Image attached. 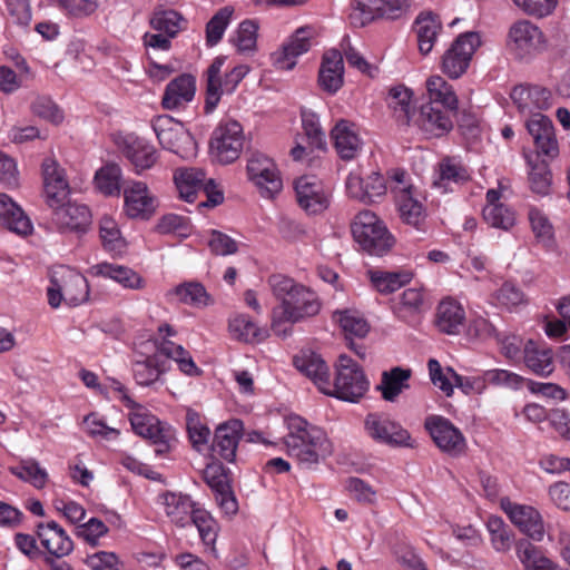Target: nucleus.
Instances as JSON below:
<instances>
[{
    "label": "nucleus",
    "instance_id": "obj_47",
    "mask_svg": "<svg viewBox=\"0 0 570 570\" xmlns=\"http://www.w3.org/2000/svg\"><path fill=\"white\" fill-rule=\"evenodd\" d=\"M121 168L117 164H107L95 176L97 189L107 196H118L121 190Z\"/></svg>",
    "mask_w": 570,
    "mask_h": 570
},
{
    "label": "nucleus",
    "instance_id": "obj_10",
    "mask_svg": "<svg viewBox=\"0 0 570 570\" xmlns=\"http://www.w3.org/2000/svg\"><path fill=\"white\" fill-rule=\"evenodd\" d=\"M245 145V135L242 125L236 120H223L214 129L209 150L212 156L220 164H230L237 160Z\"/></svg>",
    "mask_w": 570,
    "mask_h": 570
},
{
    "label": "nucleus",
    "instance_id": "obj_11",
    "mask_svg": "<svg viewBox=\"0 0 570 570\" xmlns=\"http://www.w3.org/2000/svg\"><path fill=\"white\" fill-rule=\"evenodd\" d=\"M481 37L475 31L461 33L442 56V71L451 79L460 78L468 70Z\"/></svg>",
    "mask_w": 570,
    "mask_h": 570
},
{
    "label": "nucleus",
    "instance_id": "obj_46",
    "mask_svg": "<svg viewBox=\"0 0 570 570\" xmlns=\"http://www.w3.org/2000/svg\"><path fill=\"white\" fill-rule=\"evenodd\" d=\"M527 159L531 167L529 174L531 190L538 195H548L552 180L548 163L544 159L540 160V158H533L531 155L527 156Z\"/></svg>",
    "mask_w": 570,
    "mask_h": 570
},
{
    "label": "nucleus",
    "instance_id": "obj_55",
    "mask_svg": "<svg viewBox=\"0 0 570 570\" xmlns=\"http://www.w3.org/2000/svg\"><path fill=\"white\" fill-rule=\"evenodd\" d=\"M10 472L17 478L30 482L37 489H42L48 479L46 470L40 468L36 460L22 461L19 466L10 468Z\"/></svg>",
    "mask_w": 570,
    "mask_h": 570
},
{
    "label": "nucleus",
    "instance_id": "obj_19",
    "mask_svg": "<svg viewBox=\"0 0 570 570\" xmlns=\"http://www.w3.org/2000/svg\"><path fill=\"white\" fill-rule=\"evenodd\" d=\"M298 205L309 214L323 212L328 206V193L315 176H302L295 180Z\"/></svg>",
    "mask_w": 570,
    "mask_h": 570
},
{
    "label": "nucleus",
    "instance_id": "obj_43",
    "mask_svg": "<svg viewBox=\"0 0 570 570\" xmlns=\"http://www.w3.org/2000/svg\"><path fill=\"white\" fill-rule=\"evenodd\" d=\"M518 559L524 570H556L557 566L547 558L539 548L528 540H520L515 544Z\"/></svg>",
    "mask_w": 570,
    "mask_h": 570
},
{
    "label": "nucleus",
    "instance_id": "obj_4",
    "mask_svg": "<svg viewBox=\"0 0 570 570\" xmlns=\"http://www.w3.org/2000/svg\"><path fill=\"white\" fill-rule=\"evenodd\" d=\"M48 303L57 308L62 302L69 306H78L88 301L89 286L83 275L77 271L60 265L51 271L48 287Z\"/></svg>",
    "mask_w": 570,
    "mask_h": 570
},
{
    "label": "nucleus",
    "instance_id": "obj_17",
    "mask_svg": "<svg viewBox=\"0 0 570 570\" xmlns=\"http://www.w3.org/2000/svg\"><path fill=\"white\" fill-rule=\"evenodd\" d=\"M314 35L312 27L298 28L282 49L272 55L274 66L279 70H292L296 66V58L311 49Z\"/></svg>",
    "mask_w": 570,
    "mask_h": 570
},
{
    "label": "nucleus",
    "instance_id": "obj_63",
    "mask_svg": "<svg viewBox=\"0 0 570 570\" xmlns=\"http://www.w3.org/2000/svg\"><path fill=\"white\" fill-rule=\"evenodd\" d=\"M334 317L346 334L354 335L356 337H364L368 332L366 321L352 314L350 311L335 312Z\"/></svg>",
    "mask_w": 570,
    "mask_h": 570
},
{
    "label": "nucleus",
    "instance_id": "obj_49",
    "mask_svg": "<svg viewBox=\"0 0 570 570\" xmlns=\"http://www.w3.org/2000/svg\"><path fill=\"white\" fill-rule=\"evenodd\" d=\"M492 547L498 552H507L513 542V533L500 517L491 515L487 521Z\"/></svg>",
    "mask_w": 570,
    "mask_h": 570
},
{
    "label": "nucleus",
    "instance_id": "obj_7",
    "mask_svg": "<svg viewBox=\"0 0 570 570\" xmlns=\"http://www.w3.org/2000/svg\"><path fill=\"white\" fill-rule=\"evenodd\" d=\"M507 46L515 59L530 60L547 49L548 40L534 22L518 19L509 27Z\"/></svg>",
    "mask_w": 570,
    "mask_h": 570
},
{
    "label": "nucleus",
    "instance_id": "obj_32",
    "mask_svg": "<svg viewBox=\"0 0 570 570\" xmlns=\"http://www.w3.org/2000/svg\"><path fill=\"white\" fill-rule=\"evenodd\" d=\"M465 322V312L460 303L452 298L443 299L436 309L435 324L440 332L455 335Z\"/></svg>",
    "mask_w": 570,
    "mask_h": 570
},
{
    "label": "nucleus",
    "instance_id": "obj_24",
    "mask_svg": "<svg viewBox=\"0 0 570 570\" xmlns=\"http://www.w3.org/2000/svg\"><path fill=\"white\" fill-rule=\"evenodd\" d=\"M510 97L521 114L533 115L534 110H544L552 105L551 91L540 86H515Z\"/></svg>",
    "mask_w": 570,
    "mask_h": 570
},
{
    "label": "nucleus",
    "instance_id": "obj_27",
    "mask_svg": "<svg viewBox=\"0 0 570 570\" xmlns=\"http://www.w3.org/2000/svg\"><path fill=\"white\" fill-rule=\"evenodd\" d=\"M195 92V77L189 73H183L166 86L161 98V106L167 110L181 108L194 99Z\"/></svg>",
    "mask_w": 570,
    "mask_h": 570
},
{
    "label": "nucleus",
    "instance_id": "obj_23",
    "mask_svg": "<svg viewBox=\"0 0 570 570\" xmlns=\"http://www.w3.org/2000/svg\"><path fill=\"white\" fill-rule=\"evenodd\" d=\"M344 83V58L337 49L323 53L318 70V85L327 94L337 92Z\"/></svg>",
    "mask_w": 570,
    "mask_h": 570
},
{
    "label": "nucleus",
    "instance_id": "obj_29",
    "mask_svg": "<svg viewBox=\"0 0 570 570\" xmlns=\"http://www.w3.org/2000/svg\"><path fill=\"white\" fill-rule=\"evenodd\" d=\"M334 147L344 160L354 159L361 150L362 141L355 131V125L348 120H340L331 131Z\"/></svg>",
    "mask_w": 570,
    "mask_h": 570
},
{
    "label": "nucleus",
    "instance_id": "obj_38",
    "mask_svg": "<svg viewBox=\"0 0 570 570\" xmlns=\"http://www.w3.org/2000/svg\"><path fill=\"white\" fill-rule=\"evenodd\" d=\"M124 155L131 163L137 174L151 168L157 161L155 147L138 138L126 141Z\"/></svg>",
    "mask_w": 570,
    "mask_h": 570
},
{
    "label": "nucleus",
    "instance_id": "obj_33",
    "mask_svg": "<svg viewBox=\"0 0 570 570\" xmlns=\"http://www.w3.org/2000/svg\"><path fill=\"white\" fill-rule=\"evenodd\" d=\"M164 505L170 521L181 528L191 522L194 511L199 509L189 495L174 492L164 494Z\"/></svg>",
    "mask_w": 570,
    "mask_h": 570
},
{
    "label": "nucleus",
    "instance_id": "obj_54",
    "mask_svg": "<svg viewBox=\"0 0 570 570\" xmlns=\"http://www.w3.org/2000/svg\"><path fill=\"white\" fill-rule=\"evenodd\" d=\"M529 220L532 232L538 240L547 248H551L554 244L553 227L547 216L535 208L529 212Z\"/></svg>",
    "mask_w": 570,
    "mask_h": 570
},
{
    "label": "nucleus",
    "instance_id": "obj_45",
    "mask_svg": "<svg viewBox=\"0 0 570 570\" xmlns=\"http://www.w3.org/2000/svg\"><path fill=\"white\" fill-rule=\"evenodd\" d=\"M470 178L468 170L451 158H445L439 164V176L433 186L446 191L451 184H462Z\"/></svg>",
    "mask_w": 570,
    "mask_h": 570
},
{
    "label": "nucleus",
    "instance_id": "obj_6",
    "mask_svg": "<svg viewBox=\"0 0 570 570\" xmlns=\"http://www.w3.org/2000/svg\"><path fill=\"white\" fill-rule=\"evenodd\" d=\"M174 181L179 197L187 203H194L199 193L206 195V200L198 207H215L223 203L224 195L213 179H207L200 168H178L174 174Z\"/></svg>",
    "mask_w": 570,
    "mask_h": 570
},
{
    "label": "nucleus",
    "instance_id": "obj_40",
    "mask_svg": "<svg viewBox=\"0 0 570 570\" xmlns=\"http://www.w3.org/2000/svg\"><path fill=\"white\" fill-rule=\"evenodd\" d=\"M426 90L430 101L434 106H440L448 111L456 112L458 98L451 85L440 76H431L426 80Z\"/></svg>",
    "mask_w": 570,
    "mask_h": 570
},
{
    "label": "nucleus",
    "instance_id": "obj_60",
    "mask_svg": "<svg viewBox=\"0 0 570 570\" xmlns=\"http://www.w3.org/2000/svg\"><path fill=\"white\" fill-rule=\"evenodd\" d=\"M99 234L105 249L119 250L122 246L120 230L111 217H102L99 222Z\"/></svg>",
    "mask_w": 570,
    "mask_h": 570
},
{
    "label": "nucleus",
    "instance_id": "obj_1",
    "mask_svg": "<svg viewBox=\"0 0 570 570\" xmlns=\"http://www.w3.org/2000/svg\"><path fill=\"white\" fill-rule=\"evenodd\" d=\"M267 284L274 297L281 302L272 311L271 324L273 333L278 337L291 336L294 324L316 316L322 309L318 295L288 276L271 275Z\"/></svg>",
    "mask_w": 570,
    "mask_h": 570
},
{
    "label": "nucleus",
    "instance_id": "obj_61",
    "mask_svg": "<svg viewBox=\"0 0 570 570\" xmlns=\"http://www.w3.org/2000/svg\"><path fill=\"white\" fill-rule=\"evenodd\" d=\"M376 18H379L377 10L375 6L371 4L367 0H354L352 2L348 16L352 26L362 28Z\"/></svg>",
    "mask_w": 570,
    "mask_h": 570
},
{
    "label": "nucleus",
    "instance_id": "obj_16",
    "mask_svg": "<svg viewBox=\"0 0 570 570\" xmlns=\"http://www.w3.org/2000/svg\"><path fill=\"white\" fill-rule=\"evenodd\" d=\"M527 128L535 147L533 158L544 156L553 159L558 157L559 145L551 119L540 112L533 114L531 119L527 121Z\"/></svg>",
    "mask_w": 570,
    "mask_h": 570
},
{
    "label": "nucleus",
    "instance_id": "obj_12",
    "mask_svg": "<svg viewBox=\"0 0 570 570\" xmlns=\"http://www.w3.org/2000/svg\"><path fill=\"white\" fill-rule=\"evenodd\" d=\"M424 428L443 453L453 458L465 453V438L449 419L441 415H429L424 421Z\"/></svg>",
    "mask_w": 570,
    "mask_h": 570
},
{
    "label": "nucleus",
    "instance_id": "obj_64",
    "mask_svg": "<svg viewBox=\"0 0 570 570\" xmlns=\"http://www.w3.org/2000/svg\"><path fill=\"white\" fill-rule=\"evenodd\" d=\"M204 479L215 494L232 487L226 469L218 462L210 463L205 468Z\"/></svg>",
    "mask_w": 570,
    "mask_h": 570
},
{
    "label": "nucleus",
    "instance_id": "obj_48",
    "mask_svg": "<svg viewBox=\"0 0 570 570\" xmlns=\"http://www.w3.org/2000/svg\"><path fill=\"white\" fill-rule=\"evenodd\" d=\"M183 21L184 18L178 11L158 7L153 12L150 26L154 30L175 38L181 29Z\"/></svg>",
    "mask_w": 570,
    "mask_h": 570
},
{
    "label": "nucleus",
    "instance_id": "obj_25",
    "mask_svg": "<svg viewBox=\"0 0 570 570\" xmlns=\"http://www.w3.org/2000/svg\"><path fill=\"white\" fill-rule=\"evenodd\" d=\"M453 111H448L440 106H434L433 104H425L421 106L420 112L415 118L414 122L424 131L425 134L440 137L444 134L449 132L452 127V118L454 115Z\"/></svg>",
    "mask_w": 570,
    "mask_h": 570
},
{
    "label": "nucleus",
    "instance_id": "obj_18",
    "mask_svg": "<svg viewBox=\"0 0 570 570\" xmlns=\"http://www.w3.org/2000/svg\"><path fill=\"white\" fill-rule=\"evenodd\" d=\"M53 209V224L61 233H85L91 224V213L86 205L63 202Z\"/></svg>",
    "mask_w": 570,
    "mask_h": 570
},
{
    "label": "nucleus",
    "instance_id": "obj_59",
    "mask_svg": "<svg viewBox=\"0 0 570 570\" xmlns=\"http://www.w3.org/2000/svg\"><path fill=\"white\" fill-rule=\"evenodd\" d=\"M258 26L253 20L243 21L236 32V37L233 39L234 45L237 47L239 52L254 51L257 41Z\"/></svg>",
    "mask_w": 570,
    "mask_h": 570
},
{
    "label": "nucleus",
    "instance_id": "obj_28",
    "mask_svg": "<svg viewBox=\"0 0 570 570\" xmlns=\"http://www.w3.org/2000/svg\"><path fill=\"white\" fill-rule=\"evenodd\" d=\"M298 371L309 377L321 392H330L331 373L321 355L309 352L294 358Z\"/></svg>",
    "mask_w": 570,
    "mask_h": 570
},
{
    "label": "nucleus",
    "instance_id": "obj_50",
    "mask_svg": "<svg viewBox=\"0 0 570 570\" xmlns=\"http://www.w3.org/2000/svg\"><path fill=\"white\" fill-rule=\"evenodd\" d=\"M373 286L382 294H390L411 281L412 274L409 272L389 273L370 272Z\"/></svg>",
    "mask_w": 570,
    "mask_h": 570
},
{
    "label": "nucleus",
    "instance_id": "obj_8",
    "mask_svg": "<svg viewBox=\"0 0 570 570\" xmlns=\"http://www.w3.org/2000/svg\"><path fill=\"white\" fill-rule=\"evenodd\" d=\"M367 389L368 382L358 364L347 355H341L336 364L334 384L331 383L330 392L324 394L347 402H357Z\"/></svg>",
    "mask_w": 570,
    "mask_h": 570
},
{
    "label": "nucleus",
    "instance_id": "obj_26",
    "mask_svg": "<svg viewBox=\"0 0 570 570\" xmlns=\"http://www.w3.org/2000/svg\"><path fill=\"white\" fill-rule=\"evenodd\" d=\"M37 535L42 547L58 559L68 556L73 550L72 540L56 521L39 523Z\"/></svg>",
    "mask_w": 570,
    "mask_h": 570
},
{
    "label": "nucleus",
    "instance_id": "obj_5",
    "mask_svg": "<svg viewBox=\"0 0 570 570\" xmlns=\"http://www.w3.org/2000/svg\"><path fill=\"white\" fill-rule=\"evenodd\" d=\"M351 228L355 242L370 255L382 256L390 252L395 243L385 224L371 210L360 212Z\"/></svg>",
    "mask_w": 570,
    "mask_h": 570
},
{
    "label": "nucleus",
    "instance_id": "obj_62",
    "mask_svg": "<svg viewBox=\"0 0 570 570\" xmlns=\"http://www.w3.org/2000/svg\"><path fill=\"white\" fill-rule=\"evenodd\" d=\"M525 14L538 19L546 18L556 10L558 0H512Z\"/></svg>",
    "mask_w": 570,
    "mask_h": 570
},
{
    "label": "nucleus",
    "instance_id": "obj_30",
    "mask_svg": "<svg viewBox=\"0 0 570 570\" xmlns=\"http://www.w3.org/2000/svg\"><path fill=\"white\" fill-rule=\"evenodd\" d=\"M395 202L403 223L420 228L426 214L421 202L413 197L412 187L394 188Z\"/></svg>",
    "mask_w": 570,
    "mask_h": 570
},
{
    "label": "nucleus",
    "instance_id": "obj_57",
    "mask_svg": "<svg viewBox=\"0 0 570 570\" xmlns=\"http://www.w3.org/2000/svg\"><path fill=\"white\" fill-rule=\"evenodd\" d=\"M374 4L379 18L386 20H399L410 11V0H367Z\"/></svg>",
    "mask_w": 570,
    "mask_h": 570
},
{
    "label": "nucleus",
    "instance_id": "obj_20",
    "mask_svg": "<svg viewBox=\"0 0 570 570\" xmlns=\"http://www.w3.org/2000/svg\"><path fill=\"white\" fill-rule=\"evenodd\" d=\"M243 431L244 424L238 419H233L219 424L215 430L210 445L213 454L227 462H234Z\"/></svg>",
    "mask_w": 570,
    "mask_h": 570
},
{
    "label": "nucleus",
    "instance_id": "obj_53",
    "mask_svg": "<svg viewBox=\"0 0 570 570\" xmlns=\"http://www.w3.org/2000/svg\"><path fill=\"white\" fill-rule=\"evenodd\" d=\"M175 294L181 303L197 307L207 306L210 303L209 294L198 282H187L176 286Z\"/></svg>",
    "mask_w": 570,
    "mask_h": 570
},
{
    "label": "nucleus",
    "instance_id": "obj_58",
    "mask_svg": "<svg viewBox=\"0 0 570 570\" xmlns=\"http://www.w3.org/2000/svg\"><path fill=\"white\" fill-rule=\"evenodd\" d=\"M186 426L193 446L200 452L202 449L208 444L210 436L209 429L200 422L198 414L193 411L187 413Z\"/></svg>",
    "mask_w": 570,
    "mask_h": 570
},
{
    "label": "nucleus",
    "instance_id": "obj_34",
    "mask_svg": "<svg viewBox=\"0 0 570 570\" xmlns=\"http://www.w3.org/2000/svg\"><path fill=\"white\" fill-rule=\"evenodd\" d=\"M411 376V368L395 366L390 371H384L382 373L381 383L377 385V390L381 392L383 400L395 402L403 391L410 389L409 380Z\"/></svg>",
    "mask_w": 570,
    "mask_h": 570
},
{
    "label": "nucleus",
    "instance_id": "obj_22",
    "mask_svg": "<svg viewBox=\"0 0 570 570\" xmlns=\"http://www.w3.org/2000/svg\"><path fill=\"white\" fill-rule=\"evenodd\" d=\"M43 187L47 203L50 207L65 202L69 195V185L65 177V170L53 158H47L42 163Z\"/></svg>",
    "mask_w": 570,
    "mask_h": 570
},
{
    "label": "nucleus",
    "instance_id": "obj_39",
    "mask_svg": "<svg viewBox=\"0 0 570 570\" xmlns=\"http://www.w3.org/2000/svg\"><path fill=\"white\" fill-rule=\"evenodd\" d=\"M524 363L535 374L548 376L553 372L552 351L529 340L523 347Z\"/></svg>",
    "mask_w": 570,
    "mask_h": 570
},
{
    "label": "nucleus",
    "instance_id": "obj_15",
    "mask_svg": "<svg viewBox=\"0 0 570 570\" xmlns=\"http://www.w3.org/2000/svg\"><path fill=\"white\" fill-rule=\"evenodd\" d=\"M501 508L521 532L534 541L543 539L546 533L543 520L534 508L511 502L508 498L501 499Z\"/></svg>",
    "mask_w": 570,
    "mask_h": 570
},
{
    "label": "nucleus",
    "instance_id": "obj_41",
    "mask_svg": "<svg viewBox=\"0 0 570 570\" xmlns=\"http://www.w3.org/2000/svg\"><path fill=\"white\" fill-rule=\"evenodd\" d=\"M441 22L431 12L420 13L415 19L419 50L422 55L431 52L436 37L441 30Z\"/></svg>",
    "mask_w": 570,
    "mask_h": 570
},
{
    "label": "nucleus",
    "instance_id": "obj_42",
    "mask_svg": "<svg viewBox=\"0 0 570 570\" xmlns=\"http://www.w3.org/2000/svg\"><path fill=\"white\" fill-rule=\"evenodd\" d=\"M228 327L234 338L245 343H259L268 336L267 330L257 326L249 316L244 314L233 317Z\"/></svg>",
    "mask_w": 570,
    "mask_h": 570
},
{
    "label": "nucleus",
    "instance_id": "obj_37",
    "mask_svg": "<svg viewBox=\"0 0 570 570\" xmlns=\"http://www.w3.org/2000/svg\"><path fill=\"white\" fill-rule=\"evenodd\" d=\"M91 273L96 276L111 278L127 288L140 289L144 287V279L140 275L122 265L104 262L92 266Z\"/></svg>",
    "mask_w": 570,
    "mask_h": 570
},
{
    "label": "nucleus",
    "instance_id": "obj_51",
    "mask_svg": "<svg viewBox=\"0 0 570 570\" xmlns=\"http://www.w3.org/2000/svg\"><path fill=\"white\" fill-rule=\"evenodd\" d=\"M234 14V8L226 6L220 8L206 24V43L210 47L216 46L223 38V35Z\"/></svg>",
    "mask_w": 570,
    "mask_h": 570
},
{
    "label": "nucleus",
    "instance_id": "obj_9",
    "mask_svg": "<svg viewBox=\"0 0 570 570\" xmlns=\"http://www.w3.org/2000/svg\"><path fill=\"white\" fill-rule=\"evenodd\" d=\"M151 127L163 148L181 158L195 155V140L183 122L169 115H159L153 119Z\"/></svg>",
    "mask_w": 570,
    "mask_h": 570
},
{
    "label": "nucleus",
    "instance_id": "obj_14",
    "mask_svg": "<svg viewBox=\"0 0 570 570\" xmlns=\"http://www.w3.org/2000/svg\"><path fill=\"white\" fill-rule=\"evenodd\" d=\"M364 426L367 434L376 442L391 446H411L410 433L384 414L370 413Z\"/></svg>",
    "mask_w": 570,
    "mask_h": 570
},
{
    "label": "nucleus",
    "instance_id": "obj_31",
    "mask_svg": "<svg viewBox=\"0 0 570 570\" xmlns=\"http://www.w3.org/2000/svg\"><path fill=\"white\" fill-rule=\"evenodd\" d=\"M226 61V57H216L205 71L206 78V98L205 111L212 112L218 105L222 96L227 94L225 88V77H222V69Z\"/></svg>",
    "mask_w": 570,
    "mask_h": 570
},
{
    "label": "nucleus",
    "instance_id": "obj_21",
    "mask_svg": "<svg viewBox=\"0 0 570 570\" xmlns=\"http://www.w3.org/2000/svg\"><path fill=\"white\" fill-rule=\"evenodd\" d=\"M125 213L135 219H149L157 207L156 199L142 181H132L124 189Z\"/></svg>",
    "mask_w": 570,
    "mask_h": 570
},
{
    "label": "nucleus",
    "instance_id": "obj_52",
    "mask_svg": "<svg viewBox=\"0 0 570 570\" xmlns=\"http://www.w3.org/2000/svg\"><path fill=\"white\" fill-rule=\"evenodd\" d=\"M198 530L203 543L215 549V542L218 534V524L214 518L204 509L194 511L191 522Z\"/></svg>",
    "mask_w": 570,
    "mask_h": 570
},
{
    "label": "nucleus",
    "instance_id": "obj_44",
    "mask_svg": "<svg viewBox=\"0 0 570 570\" xmlns=\"http://www.w3.org/2000/svg\"><path fill=\"white\" fill-rule=\"evenodd\" d=\"M132 371L137 384L149 386L158 381L159 376L166 371V361L160 358V355L154 354L142 361L135 362Z\"/></svg>",
    "mask_w": 570,
    "mask_h": 570
},
{
    "label": "nucleus",
    "instance_id": "obj_36",
    "mask_svg": "<svg viewBox=\"0 0 570 570\" xmlns=\"http://www.w3.org/2000/svg\"><path fill=\"white\" fill-rule=\"evenodd\" d=\"M412 91L404 85H396L390 88L387 94V106L392 109L396 120L409 126L415 115L412 107Z\"/></svg>",
    "mask_w": 570,
    "mask_h": 570
},
{
    "label": "nucleus",
    "instance_id": "obj_3",
    "mask_svg": "<svg viewBox=\"0 0 570 570\" xmlns=\"http://www.w3.org/2000/svg\"><path fill=\"white\" fill-rule=\"evenodd\" d=\"M114 389L121 393L122 403L131 410L129 421L135 433L151 441L156 445V454L167 453L170 448L169 441L173 436L170 429L165 428L155 415L135 402L127 394V390L121 383L116 382Z\"/></svg>",
    "mask_w": 570,
    "mask_h": 570
},
{
    "label": "nucleus",
    "instance_id": "obj_2",
    "mask_svg": "<svg viewBox=\"0 0 570 570\" xmlns=\"http://www.w3.org/2000/svg\"><path fill=\"white\" fill-rule=\"evenodd\" d=\"M288 433L283 438L287 454L299 464L312 468L332 454V444L325 432L298 415L286 419Z\"/></svg>",
    "mask_w": 570,
    "mask_h": 570
},
{
    "label": "nucleus",
    "instance_id": "obj_35",
    "mask_svg": "<svg viewBox=\"0 0 570 570\" xmlns=\"http://www.w3.org/2000/svg\"><path fill=\"white\" fill-rule=\"evenodd\" d=\"M0 220L9 230L19 235H27L32 229L30 219L23 210L2 193H0Z\"/></svg>",
    "mask_w": 570,
    "mask_h": 570
},
{
    "label": "nucleus",
    "instance_id": "obj_13",
    "mask_svg": "<svg viewBox=\"0 0 570 570\" xmlns=\"http://www.w3.org/2000/svg\"><path fill=\"white\" fill-rule=\"evenodd\" d=\"M247 176L263 197L271 198L283 188V181L274 160L259 151L252 153L248 158Z\"/></svg>",
    "mask_w": 570,
    "mask_h": 570
},
{
    "label": "nucleus",
    "instance_id": "obj_56",
    "mask_svg": "<svg viewBox=\"0 0 570 570\" xmlns=\"http://www.w3.org/2000/svg\"><path fill=\"white\" fill-rule=\"evenodd\" d=\"M483 218L490 226L503 230H509L515 224L514 212L505 205L484 206Z\"/></svg>",
    "mask_w": 570,
    "mask_h": 570
}]
</instances>
